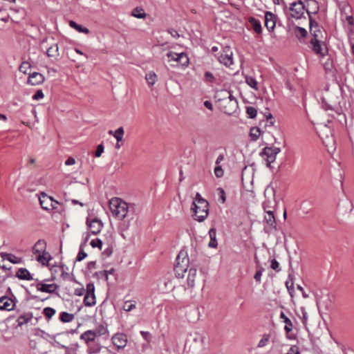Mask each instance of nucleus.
Segmentation results:
<instances>
[{
    "mask_svg": "<svg viewBox=\"0 0 354 354\" xmlns=\"http://www.w3.org/2000/svg\"><path fill=\"white\" fill-rule=\"evenodd\" d=\"M302 313V322L305 324L308 320V314L304 308H301Z\"/></svg>",
    "mask_w": 354,
    "mask_h": 354,
    "instance_id": "obj_61",
    "label": "nucleus"
},
{
    "mask_svg": "<svg viewBox=\"0 0 354 354\" xmlns=\"http://www.w3.org/2000/svg\"><path fill=\"white\" fill-rule=\"evenodd\" d=\"M176 261L174 266L175 274L178 278H183L189 267V259L187 252L181 250L177 256Z\"/></svg>",
    "mask_w": 354,
    "mask_h": 354,
    "instance_id": "obj_3",
    "label": "nucleus"
},
{
    "mask_svg": "<svg viewBox=\"0 0 354 354\" xmlns=\"http://www.w3.org/2000/svg\"><path fill=\"white\" fill-rule=\"evenodd\" d=\"M248 22L250 23L253 30L258 35H260L262 32V27L260 21L255 19L254 17H250L248 19Z\"/></svg>",
    "mask_w": 354,
    "mask_h": 354,
    "instance_id": "obj_24",
    "label": "nucleus"
},
{
    "mask_svg": "<svg viewBox=\"0 0 354 354\" xmlns=\"http://www.w3.org/2000/svg\"><path fill=\"white\" fill-rule=\"evenodd\" d=\"M132 15L138 19H145L147 16L142 8H136L132 11Z\"/></svg>",
    "mask_w": 354,
    "mask_h": 354,
    "instance_id": "obj_37",
    "label": "nucleus"
},
{
    "mask_svg": "<svg viewBox=\"0 0 354 354\" xmlns=\"http://www.w3.org/2000/svg\"><path fill=\"white\" fill-rule=\"evenodd\" d=\"M205 78L207 82H212L214 80L213 74L210 72H206L205 73Z\"/></svg>",
    "mask_w": 354,
    "mask_h": 354,
    "instance_id": "obj_56",
    "label": "nucleus"
},
{
    "mask_svg": "<svg viewBox=\"0 0 354 354\" xmlns=\"http://www.w3.org/2000/svg\"><path fill=\"white\" fill-rule=\"evenodd\" d=\"M286 354H300L299 347L296 345L292 346Z\"/></svg>",
    "mask_w": 354,
    "mask_h": 354,
    "instance_id": "obj_52",
    "label": "nucleus"
},
{
    "mask_svg": "<svg viewBox=\"0 0 354 354\" xmlns=\"http://www.w3.org/2000/svg\"><path fill=\"white\" fill-rule=\"evenodd\" d=\"M112 342L114 346L117 347L118 349L124 348L127 344V337L124 333H116L115 334L112 338Z\"/></svg>",
    "mask_w": 354,
    "mask_h": 354,
    "instance_id": "obj_12",
    "label": "nucleus"
},
{
    "mask_svg": "<svg viewBox=\"0 0 354 354\" xmlns=\"http://www.w3.org/2000/svg\"><path fill=\"white\" fill-rule=\"evenodd\" d=\"M270 267L277 272H279L281 270L279 262L274 259L271 261Z\"/></svg>",
    "mask_w": 354,
    "mask_h": 354,
    "instance_id": "obj_51",
    "label": "nucleus"
},
{
    "mask_svg": "<svg viewBox=\"0 0 354 354\" xmlns=\"http://www.w3.org/2000/svg\"><path fill=\"white\" fill-rule=\"evenodd\" d=\"M103 151H104L103 145H99L97 146V147L96 151H95V156L96 157H100L102 155Z\"/></svg>",
    "mask_w": 354,
    "mask_h": 354,
    "instance_id": "obj_59",
    "label": "nucleus"
},
{
    "mask_svg": "<svg viewBox=\"0 0 354 354\" xmlns=\"http://www.w3.org/2000/svg\"><path fill=\"white\" fill-rule=\"evenodd\" d=\"M289 12L290 16L296 19L306 18V13L308 15L309 17H310V13L307 10H306L304 5L301 0L292 3L289 8Z\"/></svg>",
    "mask_w": 354,
    "mask_h": 354,
    "instance_id": "obj_4",
    "label": "nucleus"
},
{
    "mask_svg": "<svg viewBox=\"0 0 354 354\" xmlns=\"http://www.w3.org/2000/svg\"><path fill=\"white\" fill-rule=\"evenodd\" d=\"M261 131L259 127H252L250 131V137L252 141H257L261 136Z\"/></svg>",
    "mask_w": 354,
    "mask_h": 354,
    "instance_id": "obj_33",
    "label": "nucleus"
},
{
    "mask_svg": "<svg viewBox=\"0 0 354 354\" xmlns=\"http://www.w3.org/2000/svg\"><path fill=\"white\" fill-rule=\"evenodd\" d=\"M44 97V95L41 90H38L37 92L33 95L32 99L35 100H39L42 99Z\"/></svg>",
    "mask_w": 354,
    "mask_h": 354,
    "instance_id": "obj_53",
    "label": "nucleus"
},
{
    "mask_svg": "<svg viewBox=\"0 0 354 354\" xmlns=\"http://www.w3.org/2000/svg\"><path fill=\"white\" fill-rule=\"evenodd\" d=\"M114 272V269L112 268L109 270H104L101 272L102 276H104L106 280H108V277L109 274H112Z\"/></svg>",
    "mask_w": 354,
    "mask_h": 354,
    "instance_id": "obj_58",
    "label": "nucleus"
},
{
    "mask_svg": "<svg viewBox=\"0 0 354 354\" xmlns=\"http://www.w3.org/2000/svg\"><path fill=\"white\" fill-rule=\"evenodd\" d=\"M223 170L221 166L217 165L214 168V174L217 178H221L223 176Z\"/></svg>",
    "mask_w": 354,
    "mask_h": 354,
    "instance_id": "obj_48",
    "label": "nucleus"
},
{
    "mask_svg": "<svg viewBox=\"0 0 354 354\" xmlns=\"http://www.w3.org/2000/svg\"><path fill=\"white\" fill-rule=\"evenodd\" d=\"M1 256L3 259L8 260L12 263H19L21 262V259L12 254L2 253Z\"/></svg>",
    "mask_w": 354,
    "mask_h": 354,
    "instance_id": "obj_30",
    "label": "nucleus"
},
{
    "mask_svg": "<svg viewBox=\"0 0 354 354\" xmlns=\"http://www.w3.org/2000/svg\"><path fill=\"white\" fill-rule=\"evenodd\" d=\"M175 62L181 66H186L189 64V58L185 53H177Z\"/></svg>",
    "mask_w": 354,
    "mask_h": 354,
    "instance_id": "obj_26",
    "label": "nucleus"
},
{
    "mask_svg": "<svg viewBox=\"0 0 354 354\" xmlns=\"http://www.w3.org/2000/svg\"><path fill=\"white\" fill-rule=\"evenodd\" d=\"M74 319V315L67 312H62L60 314V320L64 323H68Z\"/></svg>",
    "mask_w": 354,
    "mask_h": 354,
    "instance_id": "obj_38",
    "label": "nucleus"
},
{
    "mask_svg": "<svg viewBox=\"0 0 354 354\" xmlns=\"http://www.w3.org/2000/svg\"><path fill=\"white\" fill-rule=\"evenodd\" d=\"M95 303V286L93 283H89L86 285L84 304L86 306H93Z\"/></svg>",
    "mask_w": 354,
    "mask_h": 354,
    "instance_id": "obj_8",
    "label": "nucleus"
},
{
    "mask_svg": "<svg viewBox=\"0 0 354 354\" xmlns=\"http://www.w3.org/2000/svg\"><path fill=\"white\" fill-rule=\"evenodd\" d=\"M32 318V315L31 313H26L20 315L17 319V322L19 326H21L26 324H27L29 321H30Z\"/></svg>",
    "mask_w": 354,
    "mask_h": 354,
    "instance_id": "obj_29",
    "label": "nucleus"
},
{
    "mask_svg": "<svg viewBox=\"0 0 354 354\" xmlns=\"http://www.w3.org/2000/svg\"><path fill=\"white\" fill-rule=\"evenodd\" d=\"M86 224L93 234L100 233L103 227L102 221L98 218H93L91 221L87 219Z\"/></svg>",
    "mask_w": 354,
    "mask_h": 354,
    "instance_id": "obj_14",
    "label": "nucleus"
},
{
    "mask_svg": "<svg viewBox=\"0 0 354 354\" xmlns=\"http://www.w3.org/2000/svg\"><path fill=\"white\" fill-rule=\"evenodd\" d=\"M90 245L93 248H98L99 249L102 250V242L100 239H93L91 241Z\"/></svg>",
    "mask_w": 354,
    "mask_h": 354,
    "instance_id": "obj_46",
    "label": "nucleus"
},
{
    "mask_svg": "<svg viewBox=\"0 0 354 354\" xmlns=\"http://www.w3.org/2000/svg\"><path fill=\"white\" fill-rule=\"evenodd\" d=\"M197 277V270L196 268H190L189 270L187 283L189 288H193L195 286V282Z\"/></svg>",
    "mask_w": 354,
    "mask_h": 354,
    "instance_id": "obj_20",
    "label": "nucleus"
},
{
    "mask_svg": "<svg viewBox=\"0 0 354 354\" xmlns=\"http://www.w3.org/2000/svg\"><path fill=\"white\" fill-rule=\"evenodd\" d=\"M30 64L28 62H24L19 66V71L24 73H26L27 69L30 68Z\"/></svg>",
    "mask_w": 354,
    "mask_h": 354,
    "instance_id": "obj_50",
    "label": "nucleus"
},
{
    "mask_svg": "<svg viewBox=\"0 0 354 354\" xmlns=\"http://www.w3.org/2000/svg\"><path fill=\"white\" fill-rule=\"evenodd\" d=\"M310 30L312 35L310 41H318L324 39V30L319 28L317 24L310 17Z\"/></svg>",
    "mask_w": 354,
    "mask_h": 354,
    "instance_id": "obj_9",
    "label": "nucleus"
},
{
    "mask_svg": "<svg viewBox=\"0 0 354 354\" xmlns=\"http://www.w3.org/2000/svg\"><path fill=\"white\" fill-rule=\"evenodd\" d=\"M266 200L263 201V206L265 211L274 208L277 204L275 200V190L274 187L268 186L264 192Z\"/></svg>",
    "mask_w": 354,
    "mask_h": 354,
    "instance_id": "obj_6",
    "label": "nucleus"
},
{
    "mask_svg": "<svg viewBox=\"0 0 354 354\" xmlns=\"http://www.w3.org/2000/svg\"><path fill=\"white\" fill-rule=\"evenodd\" d=\"M266 212V215L264 216V219L267 224L272 227H275L276 226V221L274 216V213L271 209H268Z\"/></svg>",
    "mask_w": 354,
    "mask_h": 354,
    "instance_id": "obj_25",
    "label": "nucleus"
},
{
    "mask_svg": "<svg viewBox=\"0 0 354 354\" xmlns=\"http://www.w3.org/2000/svg\"><path fill=\"white\" fill-rule=\"evenodd\" d=\"M58 50L59 48L57 44L52 45L47 49L48 57L56 58L59 55Z\"/></svg>",
    "mask_w": 354,
    "mask_h": 354,
    "instance_id": "obj_31",
    "label": "nucleus"
},
{
    "mask_svg": "<svg viewBox=\"0 0 354 354\" xmlns=\"http://www.w3.org/2000/svg\"><path fill=\"white\" fill-rule=\"evenodd\" d=\"M276 25V16L271 12L265 13V26L268 31H272Z\"/></svg>",
    "mask_w": 354,
    "mask_h": 354,
    "instance_id": "obj_16",
    "label": "nucleus"
},
{
    "mask_svg": "<svg viewBox=\"0 0 354 354\" xmlns=\"http://www.w3.org/2000/svg\"><path fill=\"white\" fill-rule=\"evenodd\" d=\"M96 336L97 333L95 331L88 330L80 335V339L84 340L88 344L89 342L94 341Z\"/></svg>",
    "mask_w": 354,
    "mask_h": 354,
    "instance_id": "obj_22",
    "label": "nucleus"
},
{
    "mask_svg": "<svg viewBox=\"0 0 354 354\" xmlns=\"http://www.w3.org/2000/svg\"><path fill=\"white\" fill-rule=\"evenodd\" d=\"M218 190L219 194H220V198L221 200V202H222V203H224L225 202V201H226V196H225V191L222 188H218Z\"/></svg>",
    "mask_w": 354,
    "mask_h": 354,
    "instance_id": "obj_57",
    "label": "nucleus"
},
{
    "mask_svg": "<svg viewBox=\"0 0 354 354\" xmlns=\"http://www.w3.org/2000/svg\"><path fill=\"white\" fill-rule=\"evenodd\" d=\"M280 151L281 149L279 147H266L261 151L260 156L266 161V165L270 167L271 163L275 161L277 155Z\"/></svg>",
    "mask_w": 354,
    "mask_h": 354,
    "instance_id": "obj_5",
    "label": "nucleus"
},
{
    "mask_svg": "<svg viewBox=\"0 0 354 354\" xmlns=\"http://www.w3.org/2000/svg\"><path fill=\"white\" fill-rule=\"evenodd\" d=\"M35 259L41 265L47 266L51 259V256L48 252L46 251L43 253L35 255Z\"/></svg>",
    "mask_w": 354,
    "mask_h": 354,
    "instance_id": "obj_23",
    "label": "nucleus"
},
{
    "mask_svg": "<svg viewBox=\"0 0 354 354\" xmlns=\"http://www.w3.org/2000/svg\"><path fill=\"white\" fill-rule=\"evenodd\" d=\"M221 101V110L227 115H232L238 109V102L234 100L218 99Z\"/></svg>",
    "mask_w": 354,
    "mask_h": 354,
    "instance_id": "obj_7",
    "label": "nucleus"
},
{
    "mask_svg": "<svg viewBox=\"0 0 354 354\" xmlns=\"http://www.w3.org/2000/svg\"><path fill=\"white\" fill-rule=\"evenodd\" d=\"M209 236L210 238V241L208 243V246L212 248H216L217 247V241H216V231L214 228H211L209 230Z\"/></svg>",
    "mask_w": 354,
    "mask_h": 354,
    "instance_id": "obj_27",
    "label": "nucleus"
},
{
    "mask_svg": "<svg viewBox=\"0 0 354 354\" xmlns=\"http://www.w3.org/2000/svg\"><path fill=\"white\" fill-rule=\"evenodd\" d=\"M57 288V286L55 283L46 284V283H38L37 285V289L39 291L44 292L53 293Z\"/></svg>",
    "mask_w": 354,
    "mask_h": 354,
    "instance_id": "obj_19",
    "label": "nucleus"
},
{
    "mask_svg": "<svg viewBox=\"0 0 354 354\" xmlns=\"http://www.w3.org/2000/svg\"><path fill=\"white\" fill-rule=\"evenodd\" d=\"M86 256H87V254L82 248H80V250L77 254V256L76 257V261H81L84 258H86Z\"/></svg>",
    "mask_w": 354,
    "mask_h": 354,
    "instance_id": "obj_49",
    "label": "nucleus"
},
{
    "mask_svg": "<svg viewBox=\"0 0 354 354\" xmlns=\"http://www.w3.org/2000/svg\"><path fill=\"white\" fill-rule=\"evenodd\" d=\"M86 290H84L83 288H76L75 290V295L77 296H82L84 294Z\"/></svg>",
    "mask_w": 354,
    "mask_h": 354,
    "instance_id": "obj_63",
    "label": "nucleus"
},
{
    "mask_svg": "<svg viewBox=\"0 0 354 354\" xmlns=\"http://www.w3.org/2000/svg\"><path fill=\"white\" fill-rule=\"evenodd\" d=\"M157 75L154 72H149L145 75V80L149 86H153L157 81Z\"/></svg>",
    "mask_w": 354,
    "mask_h": 354,
    "instance_id": "obj_34",
    "label": "nucleus"
},
{
    "mask_svg": "<svg viewBox=\"0 0 354 354\" xmlns=\"http://www.w3.org/2000/svg\"><path fill=\"white\" fill-rule=\"evenodd\" d=\"M16 305V298L14 299L7 296L0 297V310L10 311L12 310Z\"/></svg>",
    "mask_w": 354,
    "mask_h": 354,
    "instance_id": "obj_11",
    "label": "nucleus"
},
{
    "mask_svg": "<svg viewBox=\"0 0 354 354\" xmlns=\"http://www.w3.org/2000/svg\"><path fill=\"white\" fill-rule=\"evenodd\" d=\"M168 32L174 38H178L180 37V35L178 34L177 30H176L174 29H170L168 30Z\"/></svg>",
    "mask_w": 354,
    "mask_h": 354,
    "instance_id": "obj_64",
    "label": "nucleus"
},
{
    "mask_svg": "<svg viewBox=\"0 0 354 354\" xmlns=\"http://www.w3.org/2000/svg\"><path fill=\"white\" fill-rule=\"evenodd\" d=\"M286 288L290 295V296L293 297V292L295 291L294 290V281H293V277L291 274H288V280L286 281Z\"/></svg>",
    "mask_w": 354,
    "mask_h": 354,
    "instance_id": "obj_32",
    "label": "nucleus"
},
{
    "mask_svg": "<svg viewBox=\"0 0 354 354\" xmlns=\"http://www.w3.org/2000/svg\"><path fill=\"white\" fill-rule=\"evenodd\" d=\"M246 83L252 88L258 90V84L257 80L252 77H246Z\"/></svg>",
    "mask_w": 354,
    "mask_h": 354,
    "instance_id": "obj_41",
    "label": "nucleus"
},
{
    "mask_svg": "<svg viewBox=\"0 0 354 354\" xmlns=\"http://www.w3.org/2000/svg\"><path fill=\"white\" fill-rule=\"evenodd\" d=\"M46 251V242L43 239L38 240L32 247V253L35 255Z\"/></svg>",
    "mask_w": 354,
    "mask_h": 354,
    "instance_id": "obj_18",
    "label": "nucleus"
},
{
    "mask_svg": "<svg viewBox=\"0 0 354 354\" xmlns=\"http://www.w3.org/2000/svg\"><path fill=\"white\" fill-rule=\"evenodd\" d=\"M220 63L226 66H230L233 64L232 52L229 46H225L223 53L218 57Z\"/></svg>",
    "mask_w": 354,
    "mask_h": 354,
    "instance_id": "obj_10",
    "label": "nucleus"
},
{
    "mask_svg": "<svg viewBox=\"0 0 354 354\" xmlns=\"http://www.w3.org/2000/svg\"><path fill=\"white\" fill-rule=\"evenodd\" d=\"M43 314L46 318L50 319L55 314V310L50 307H46L44 308Z\"/></svg>",
    "mask_w": 354,
    "mask_h": 354,
    "instance_id": "obj_42",
    "label": "nucleus"
},
{
    "mask_svg": "<svg viewBox=\"0 0 354 354\" xmlns=\"http://www.w3.org/2000/svg\"><path fill=\"white\" fill-rule=\"evenodd\" d=\"M312 49L317 54L324 57L327 53V48L323 39L317 41H310Z\"/></svg>",
    "mask_w": 354,
    "mask_h": 354,
    "instance_id": "obj_13",
    "label": "nucleus"
},
{
    "mask_svg": "<svg viewBox=\"0 0 354 354\" xmlns=\"http://www.w3.org/2000/svg\"><path fill=\"white\" fill-rule=\"evenodd\" d=\"M45 80L44 75L39 73L34 72L30 74L28 80V83L36 86L42 84Z\"/></svg>",
    "mask_w": 354,
    "mask_h": 354,
    "instance_id": "obj_17",
    "label": "nucleus"
},
{
    "mask_svg": "<svg viewBox=\"0 0 354 354\" xmlns=\"http://www.w3.org/2000/svg\"><path fill=\"white\" fill-rule=\"evenodd\" d=\"M166 55L168 58L169 62H171V61L175 62L176 56H177V53L169 51L166 54Z\"/></svg>",
    "mask_w": 354,
    "mask_h": 354,
    "instance_id": "obj_54",
    "label": "nucleus"
},
{
    "mask_svg": "<svg viewBox=\"0 0 354 354\" xmlns=\"http://www.w3.org/2000/svg\"><path fill=\"white\" fill-rule=\"evenodd\" d=\"M348 41L351 48L352 53L354 55V32H351L348 35Z\"/></svg>",
    "mask_w": 354,
    "mask_h": 354,
    "instance_id": "obj_47",
    "label": "nucleus"
},
{
    "mask_svg": "<svg viewBox=\"0 0 354 354\" xmlns=\"http://www.w3.org/2000/svg\"><path fill=\"white\" fill-rule=\"evenodd\" d=\"M39 203L41 207L46 210H50L52 208H55V206H53V198L45 193H42L41 197H39Z\"/></svg>",
    "mask_w": 354,
    "mask_h": 354,
    "instance_id": "obj_15",
    "label": "nucleus"
},
{
    "mask_svg": "<svg viewBox=\"0 0 354 354\" xmlns=\"http://www.w3.org/2000/svg\"><path fill=\"white\" fill-rule=\"evenodd\" d=\"M132 207L133 205H129L120 198L113 197L109 201V207L113 216L120 221L124 219Z\"/></svg>",
    "mask_w": 354,
    "mask_h": 354,
    "instance_id": "obj_2",
    "label": "nucleus"
},
{
    "mask_svg": "<svg viewBox=\"0 0 354 354\" xmlns=\"http://www.w3.org/2000/svg\"><path fill=\"white\" fill-rule=\"evenodd\" d=\"M141 335L142 337L147 340V342L150 341L151 339V334L149 332L147 331H141L140 332Z\"/></svg>",
    "mask_w": 354,
    "mask_h": 354,
    "instance_id": "obj_62",
    "label": "nucleus"
},
{
    "mask_svg": "<svg viewBox=\"0 0 354 354\" xmlns=\"http://www.w3.org/2000/svg\"><path fill=\"white\" fill-rule=\"evenodd\" d=\"M220 93L224 97L223 99L236 100V99L232 95L230 91L223 90L221 91Z\"/></svg>",
    "mask_w": 354,
    "mask_h": 354,
    "instance_id": "obj_45",
    "label": "nucleus"
},
{
    "mask_svg": "<svg viewBox=\"0 0 354 354\" xmlns=\"http://www.w3.org/2000/svg\"><path fill=\"white\" fill-rule=\"evenodd\" d=\"M296 31L295 34L297 37L304 38L307 36V30L304 28L297 26Z\"/></svg>",
    "mask_w": 354,
    "mask_h": 354,
    "instance_id": "obj_43",
    "label": "nucleus"
},
{
    "mask_svg": "<svg viewBox=\"0 0 354 354\" xmlns=\"http://www.w3.org/2000/svg\"><path fill=\"white\" fill-rule=\"evenodd\" d=\"M124 133V128L120 127L114 131L113 137L116 139V140L118 142H120L122 140Z\"/></svg>",
    "mask_w": 354,
    "mask_h": 354,
    "instance_id": "obj_39",
    "label": "nucleus"
},
{
    "mask_svg": "<svg viewBox=\"0 0 354 354\" xmlns=\"http://www.w3.org/2000/svg\"><path fill=\"white\" fill-rule=\"evenodd\" d=\"M194 342H199L203 345V342H204V337L202 336L200 334L196 333L195 335L194 338Z\"/></svg>",
    "mask_w": 354,
    "mask_h": 354,
    "instance_id": "obj_60",
    "label": "nucleus"
},
{
    "mask_svg": "<svg viewBox=\"0 0 354 354\" xmlns=\"http://www.w3.org/2000/svg\"><path fill=\"white\" fill-rule=\"evenodd\" d=\"M270 339V335L268 333H265L262 335L261 339L259 341L257 344V348H263L265 347L269 342Z\"/></svg>",
    "mask_w": 354,
    "mask_h": 354,
    "instance_id": "obj_35",
    "label": "nucleus"
},
{
    "mask_svg": "<svg viewBox=\"0 0 354 354\" xmlns=\"http://www.w3.org/2000/svg\"><path fill=\"white\" fill-rule=\"evenodd\" d=\"M69 25L71 28H75L79 32H83V33H86V34L89 32V30L88 28L82 27L81 25L77 24L74 21H70Z\"/></svg>",
    "mask_w": 354,
    "mask_h": 354,
    "instance_id": "obj_36",
    "label": "nucleus"
},
{
    "mask_svg": "<svg viewBox=\"0 0 354 354\" xmlns=\"http://www.w3.org/2000/svg\"><path fill=\"white\" fill-rule=\"evenodd\" d=\"M192 210L194 219L198 222H202L205 221L208 215L209 203L199 193H196L192 203Z\"/></svg>",
    "mask_w": 354,
    "mask_h": 354,
    "instance_id": "obj_1",
    "label": "nucleus"
},
{
    "mask_svg": "<svg viewBox=\"0 0 354 354\" xmlns=\"http://www.w3.org/2000/svg\"><path fill=\"white\" fill-rule=\"evenodd\" d=\"M280 318L283 320L285 323L284 329L286 333H290L292 331L293 326L291 320L287 317L283 312H281L280 314Z\"/></svg>",
    "mask_w": 354,
    "mask_h": 354,
    "instance_id": "obj_28",
    "label": "nucleus"
},
{
    "mask_svg": "<svg viewBox=\"0 0 354 354\" xmlns=\"http://www.w3.org/2000/svg\"><path fill=\"white\" fill-rule=\"evenodd\" d=\"M263 270V269L261 268V269H259V270H257L256 272V273H255V274L254 276V278L256 281H257V282H260L261 281V278Z\"/></svg>",
    "mask_w": 354,
    "mask_h": 354,
    "instance_id": "obj_55",
    "label": "nucleus"
},
{
    "mask_svg": "<svg viewBox=\"0 0 354 354\" xmlns=\"http://www.w3.org/2000/svg\"><path fill=\"white\" fill-rule=\"evenodd\" d=\"M16 277L19 279L27 281H30L33 279L30 272L24 268H21L17 270Z\"/></svg>",
    "mask_w": 354,
    "mask_h": 354,
    "instance_id": "obj_21",
    "label": "nucleus"
},
{
    "mask_svg": "<svg viewBox=\"0 0 354 354\" xmlns=\"http://www.w3.org/2000/svg\"><path fill=\"white\" fill-rule=\"evenodd\" d=\"M136 308V302L127 301L124 303L122 309L127 312H129Z\"/></svg>",
    "mask_w": 354,
    "mask_h": 354,
    "instance_id": "obj_40",
    "label": "nucleus"
},
{
    "mask_svg": "<svg viewBox=\"0 0 354 354\" xmlns=\"http://www.w3.org/2000/svg\"><path fill=\"white\" fill-rule=\"evenodd\" d=\"M246 113L250 118H254L257 116V109L252 106H248L246 108Z\"/></svg>",
    "mask_w": 354,
    "mask_h": 354,
    "instance_id": "obj_44",
    "label": "nucleus"
}]
</instances>
